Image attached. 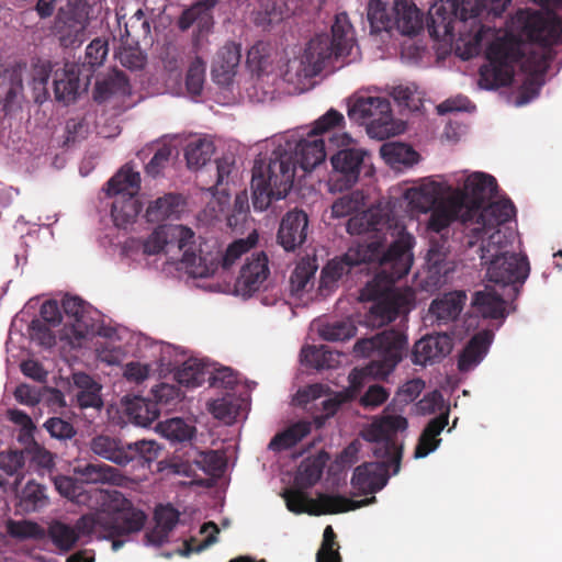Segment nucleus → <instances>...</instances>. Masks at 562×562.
<instances>
[{"label": "nucleus", "mask_w": 562, "mask_h": 562, "mask_svg": "<svg viewBox=\"0 0 562 562\" xmlns=\"http://www.w3.org/2000/svg\"><path fill=\"white\" fill-rule=\"evenodd\" d=\"M449 413H441L439 416L432 418L424 428L423 432L419 436L417 446L414 451V457L416 459L425 458L430 452L435 451L439 443L440 439L438 436L448 425Z\"/></svg>", "instance_id": "obj_36"}, {"label": "nucleus", "mask_w": 562, "mask_h": 562, "mask_svg": "<svg viewBox=\"0 0 562 562\" xmlns=\"http://www.w3.org/2000/svg\"><path fill=\"white\" fill-rule=\"evenodd\" d=\"M367 15L373 32L393 29V19L389 16L385 4L381 0H369Z\"/></svg>", "instance_id": "obj_51"}, {"label": "nucleus", "mask_w": 562, "mask_h": 562, "mask_svg": "<svg viewBox=\"0 0 562 562\" xmlns=\"http://www.w3.org/2000/svg\"><path fill=\"white\" fill-rule=\"evenodd\" d=\"M357 328L350 321L335 322L322 329V336L328 341H344L356 335Z\"/></svg>", "instance_id": "obj_59"}, {"label": "nucleus", "mask_w": 562, "mask_h": 562, "mask_svg": "<svg viewBox=\"0 0 562 562\" xmlns=\"http://www.w3.org/2000/svg\"><path fill=\"white\" fill-rule=\"evenodd\" d=\"M64 313L72 318L71 331L77 340L93 331L92 318L88 316L87 304L78 296L66 295L61 302Z\"/></svg>", "instance_id": "obj_31"}, {"label": "nucleus", "mask_w": 562, "mask_h": 562, "mask_svg": "<svg viewBox=\"0 0 562 562\" xmlns=\"http://www.w3.org/2000/svg\"><path fill=\"white\" fill-rule=\"evenodd\" d=\"M214 154V144L206 138L192 140L187 145L186 159L189 168H199L211 160Z\"/></svg>", "instance_id": "obj_48"}, {"label": "nucleus", "mask_w": 562, "mask_h": 562, "mask_svg": "<svg viewBox=\"0 0 562 562\" xmlns=\"http://www.w3.org/2000/svg\"><path fill=\"white\" fill-rule=\"evenodd\" d=\"M512 0H438L429 11L427 30L437 41L451 42L454 40V23L465 24L471 20L472 41L480 46L484 35L491 32V26L481 23L479 18H501Z\"/></svg>", "instance_id": "obj_4"}, {"label": "nucleus", "mask_w": 562, "mask_h": 562, "mask_svg": "<svg viewBox=\"0 0 562 562\" xmlns=\"http://www.w3.org/2000/svg\"><path fill=\"white\" fill-rule=\"evenodd\" d=\"M46 505L45 488L33 481L27 482L19 496V510L24 513L37 512Z\"/></svg>", "instance_id": "obj_46"}, {"label": "nucleus", "mask_w": 562, "mask_h": 562, "mask_svg": "<svg viewBox=\"0 0 562 562\" xmlns=\"http://www.w3.org/2000/svg\"><path fill=\"white\" fill-rule=\"evenodd\" d=\"M120 36L122 41L132 42V44L147 43L150 40V23L142 9L124 22V32L120 31Z\"/></svg>", "instance_id": "obj_42"}, {"label": "nucleus", "mask_w": 562, "mask_h": 562, "mask_svg": "<svg viewBox=\"0 0 562 562\" xmlns=\"http://www.w3.org/2000/svg\"><path fill=\"white\" fill-rule=\"evenodd\" d=\"M471 306L474 313L483 318L504 319L508 315L506 301L490 286L473 293Z\"/></svg>", "instance_id": "obj_27"}, {"label": "nucleus", "mask_w": 562, "mask_h": 562, "mask_svg": "<svg viewBox=\"0 0 562 562\" xmlns=\"http://www.w3.org/2000/svg\"><path fill=\"white\" fill-rule=\"evenodd\" d=\"M384 283L385 290L373 295L368 285L361 293L363 299L372 300L373 303L364 315V325L371 328H379L396 319L400 314L407 313L413 300L412 293L387 290L393 283Z\"/></svg>", "instance_id": "obj_10"}, {"label": "nucleus", "mask_w": 562, "mask_h": 562, "mask_svg": "<svg viewBox=\"0 0 562 562\" xmlns=\"http://www.w3.org/2000/svg\"><path fill=\"white\" fill-rule=\"evenodd\" d=\"M74 473L78 476L81 484H112L120 486L124 481V475L119 469L105 463L77 465L74 469Z\"/></svg>", "instance_id": "obj_28"}, {"label": "nucleus", "mask_w": 562, "mask_h": 562, "mask_svg": "<svg viewBox=\"0 0 562 562\" xmlns=\"http://www.w3.org/2000/svg\"><path fill=\"white\" fill-rule=\"evenodd\" d=\"M322 474L323 465L319 461L303 462L295 476V482L302 487H311L319 481Z\"/></svg>", "instance_id": "obj_61"}, {"label": "nucleus", "mask_w": 562, "mask_h": 562, "mask_svg": "<svg viewBox=\"0 0 562 562\" xmlns=\"http://www.w3.org/2000/svg\"><path fill=\"white\" fill-rule=\"evenodd\" d=\"M47 533L54 546L65 552L71 550L79 540L77 530L72 526L61 521L52 522Z\"/></svg>", "instance_id": "obj_47"}, {"label": "nucleus", "mask_w": 562, "mask_h": 562, "mask_svg": "<svg viewBox=\"0 0 562 562\" xmlns=\"http://www.w3.org/2000/svg\"><path fill=\"white\" fill-rule=\"evenodd\" d=\"M329 142L336 144L339 148L330 157L333 166L330 189L331 191L342 192L358 182L361 169L364 167L367 151L361 148L349 147L352 139L346 133L330 137Z\"/></svg>", "instance_id": "obj_8"}, {"label": "nucleus", "mask_w": 562, "mask_h": 562, "mask_svg": "<svg viewBox=\"0 0 562 562\" xmlns=\"http://www.w3.org/2000/svg\"><path fill=\"white\" fill-rule=\"evenodd\" d=\"M384 228H391V226L389 224V218L386 215L382 214L380 210L360 212L351 216L346 226V229L350 235H363L368 233L375 234L374 240H381L383 250L386 251L389 247L385 248L384 238L378 236V234ZM371 241H373V239Z\"/></svg>", "instance_id": "obj_25"}, {"label": "nucleus", "mask_w": 562, "mask_h": 562, "mask_svg": "<svg viewBox=\"0 0 562 562\" xmlns=\"http://www.w3.org/2000/svg\"><path fill=\"white\" fill-rule=\"evenodd\" d=\"M395 239L386 251L381 240L359 243L341 256L329 260L322 269L319 290L330 291L339 280L363 263H376V281L395 283L408 274L413 261L415 238L404 226L396 225L391 233Z\"/></svg>", "instance_id": "obj_3"}, {"label": "nucleus", "mask_w": 562, "mask_h": 562, "mask_svg": "<svg viewBox=\"0 0 562 562\" xmlns=\"http://www.w3.org/2000/svg\"><path fill=\"white\" fill-rule=\"evenodd\" d=\"M23 82L21 72L16 69H0V109L9 113L16 98L22 93Z\"/></svg>", "instance_id": "obj_37"}, {"label": "nucleus", "mask_w": 562, "mask_h": 562, "mask_svg": "<svg viewBox=\"0 0 562 562\" xmlns=\"http://www.w3.org/2000/svg\"><path fill=\"white\" fill-rule=\"evenodd\" d=\"M463 198L460 194H450L441 199L430 212L427 228L430 232L440 234L454 221H460L464 226L470 227L471 218L464 213Z\"/></svg>", "instance_id": "obj_19"}, {"label": "nucleus", "mask_w": 562, "mask_h": 562, "mask_svg": "<svg viewBox=\"0 0 562 562\" xmlns=\"http://www.w3.org/2000/svg\"><path fill=\"white\" fill-rule=\"evenodd\" d=\"M530 267L526 256L504 252L495 255L487 267V278L491 282L508 285L522 284L529 276Z\"/></svg>", "instance_id": "obj_15"}, {"label": "nucleus", "mask_w": 562, "mask_h": 562, "mask_svg": "<svg viewBox=\"0 0 562 562\" xmlns=\"http://www.w3.org/2000/svg\"><path fill=\"white\" fill-rule=\"evenodd\" d=\"M258 241V235L256 233L250 234L245 239H237L233 241L224 255L222 256L223 269H229L241 255L248 252Z\"/></svg>", "instance_id": "obj_53"}, {"label": "nucleus", "mask_w": 562, "mask_h": 562, "mask_svg": "<svg viewBox=\"0 0 562 562\" xmlns=\"http://www.w3.org/2000/svg\"><path fill=\"white\" fill-rule=\"evenodd\" d=\"M451 349L452 340L447 334L429 335L415 344L412 360L415 364L426 366L440 361Z\"/></svg>", "instance_id": "obj_23"}, {"label": "nucleus", "mask_w": 562, "mask_h": 562, "mask_svg": "<svg viewBox=\"0 0 562 562\" xmlns=\"http://www.w3.org/2000/svg\"><path fill=\"white\" fill-rule=\"evenodd\" d=\"M348 115L351 120L366 124L371 138L382 140L400 133L393 120L391 103L384 97H355L349 104Z\"/></svg>", "instance_id": "obj_7"}, {"label": "nucleus", "mask_w": 562, "mask_h": 562, "mask_svg": "<svg viewBox=\"0 0 562 562\" xmlns=\"http://www.w3.org/2000/svg\"><path fill=\"white\" fill-rule=\"evenodd\" d=\"M161 432L172 441L183 442L192 439L195 427L181 418H171L161 425Z\"/></svg>", "instance_id": "obj_54"}, {"label": "nucleus", "mask_w": 562, "mask_h": 562, "mask_svg": "<svg viewBox=\"0 0 562 562\" xmlns=\"http://www.w3.org/2000/svg\"><path fill=\"white\" fill-rule=\"evenodd\" d=\"M80 87L79 70L76 65L66 64L55 71L54 93L57 101L69 103L76 100Z\"/></svg>", "instance_id": "obj_34"}, {"label": "nucleus", "mask_w": 562, "mask_h": 562, "mask_svg": "<svg viewBox=\"0 0 562 562\" xmlns=\"http://www.w3.org/2000/svg\"><path fill=\"white\" fill-rule=\"evenodd\" d=\"M146 520L144 510L115 491L111 496L110 510L105 513V520L102 521V529L110 538L130 536L139 532Z\"/></svg>", "instance_id": "obj_11"}, {"label": "nucleus", "mask_w": 562, "mask_h": 562, "mask_svg": "<svg viewBox=\"0 0 562 562\" xmlns=\"http://www.w3.org/2000/svg\"><path fill=\"white\" fill-rule=\"evenodd\" d=\"M336 538L333 527L328 525L324 530L323 541L316 553V562H341Z\"/></svg>", "instance_id": "obj_55"}, {"label": "nucleus", "mask_w": 562, "mask_h": 562, "mask_svg": "<svg viewBox=\"0 0 562 562\" xmlns=\"http://www.w3.org/2000/svg\"><path fill=\"white\" fill-rule=\"evenodd\" d=\"M7 531L12 538L19 540H42L46 536V530L31 520H9Z\"/></svg>", "instance_id": "obj_49"}, {"label": "nucleus", "mask_w": 562, "mask_h": 562, "mask_svg": "<svg viewBox=\"0 0 562 562\" xmlns=\"http://www.w3.org/2000/svg\"><path fill=\"white\" fill-rule=\"evenodd\" d=\"M407 428V419L403 416H387L375 426L370 436L375 441L373 453L376 458L389 459L394 465L393 474L401 469L403 448L396 440V432Z\"/></svg>", "instance_id": "obj_13"}, {"label": "nucleus", "mask_w": 562, "mask_h": 562, "mask_svg": "<svg viewBox=\"0 0 562 562\" xmlns=\"http://www.w3.org/2000/svg\"><path fill=\"white\" fill-rule=\"evenodd\" d=\"M307 229V214L302 210H291L280 222L277 241L285 251H294L305 243Z\"/></svg>", "instance_id": "obj_22"}, {"label": "nucleus", "mask_w": 562, "mask_h": 562, "mask_svg": "<svg viewBox=\"0 0 562 562\" xmlns=\"http://www.w3.org/2000/svg\"><path fill=\"white\" fill-rule=\"evenodd\" d=\"M381 156L392 166H413L418 160V154L411 146L403 143H386L381 147Z\"/></svg>", "instance_id": "obj_44"}, {"label": "nucleus", "mask_w": 562, "mask_h": 562, "mask_svg": "<svg viewBox=\"0 0 562 562\" xmlns=\"http://www.w3.org/2000/svg\"><path fill=\"white\" fill-rule=\"evenodd\" d=\"M126 414L135 424L140 426H149L160 415V408L155 400L134 396L127 400L125 404Z\"/></svg>", "instance_id": "obj_39"}, {"label": "nucleus", "mask_w": 562, "mask_h": 562, "mask_svg": "<svg viewBox=\"0 0 562 562\" xmlns=\"http://www.w3.org/2000/svg\"><path fill=\"white\" fill-rule=\"evenodd\" d=\"M345 55L349 54L338 50V44L329 34H318L308 42L299 61L297 74L302 71L305 78L317 76L329 60Z\"/></svg>", "instance_id": "obj_14"}, {"label": "nucleus", "mask_w": 562, "mask_h": 562, "mask_svg": "<svg viewBox=\"0 0 562 562\" xmlns=\"http://www.w3.org/2000/svg\"><path fill=\"white\" fill-rule=\"evenodd\" d=\"M131 93L128 78L123 71L114 70L104 79L97 81L93 89L94 101L102 103L114 97H125Z\"/></svg>", "instance_id": "obj_35"}, {"label": "nucleus", "mask_w": 562, "mask_h": 562, "mask_svg": "<svg viewBox=\"0 0 562 562\" xmlns=\"http://www.w3.org/2000/svg\"><path fill=\"white\" fill-rule=\"evenodd\" d=\"M52 69L49 65H36L32 74V87L34 91L35 102L42 103L48 97L47 83L50 77Z\"/></svg>", "instance_id": "obj_58"}, {"label": "nucleus", "mask_w": 562, "mask_h": 562, "mask_svg": "<svg viewBox=\"0 0 562 562\" xmlns=\"http://www.w3.org/2000/svg\"><path fill=\"white\" fill-rule=\"evenodd\" d=\"M352 26L349 22L347 13H338L331 25V35H329L337 44L338 50L350 53L352 47Z\"/></svg>", "instance_id": "obj_50"}, {"label": "nucleus", "mask_w": 562, "mask_h": 562, "mask_svg": "<svg viewBox=\"0 0 562 562\" xmlns=\"http://www.w3.org/2000/svg\"><path fill=\"white\" fill-rule=\"evenodd\" d=\"M344 115L335 109L328 110L314 123L306 138L297 142L294 154L278 147L269 161L256 159L252 168L251 191L255 210L265 211L272 200L284 199L292 189L295 167L311 171L326 158L325 140L322 135L344 123Z\"/></svg>", "instance_id": "obj_2"}, {"label": "nucleus", "mask_w": 562, "mask_h": 562, "mask_svg": "<svg viewBox=\"0 0 562 562\" xmlns=\"http://www.w3.org/2000/svg\"><path fill=\"white\" fill-rule=\"evenodd\" d=\"M127 441L122 440L120 437L110 435H97L90 440V450L117 465L124 467L128 464L126 454Z\"/></svg>", "instance_id": "obj_30"}, {"label": "nucleus", "mask_w": 562, "mask_h": 562, "mask_svg": "<svg viewBox=\"0 0 562 562\" xmlns=\"http://www.w3.org/2000/svg\"><path fill=\"white\" fill-rule=\"evenodd\" d=\"M516 215V207L509 199H501L481 206L475 215H471V233L475 237L487 234L495 227L509 222Z\"/></svg>", "instance_id": "obj_18"}, {"label": "nucleus", "mask_w": 562, "mask_h": 562, "mask_svg": "<svg viewBox=\"0 0 562 562\" xmlns=\"http://www.w3.org/2000/svg\"><path fill=\"white\" fill-rule=\"evenodd\" d=\"M467 295L463 291H452L431 302L429 312L439 323L447 324L460 315Z\"/></svg>", "instance_id": "obj_33"}, {"label": "nucleus", "mask_w": 562, "mask_h": 562, "mask_svg": "<svg viewBox=\"0 0 562 562\" xmlns=\"http://www.w3.org/2000/svg\"><path fill=\"white\" fill-rule=\"evenodd\" d=\"M26 454L31 464L41 472L50 471L55 465L53 453L36 442L26 449Z\"/></svg>", "instance_id": "obj_62"}, {"label": "nucleus", "mask_w": 562, "mask_h": 562, "mask_svg": "<svg viewBox=\"0 0 562 562\" xmlns=\"http://www.w3.org/2000/svg\"><path fill=\"white\" fill-rule=\"evenodd\" d=\"M363 205V193L353 191L337 199L331 205V213L334 217H345L358 212Z\"/></svg>", "instance_id": "obj_52"}, {"label": "nucleus", "mask_w": 562, "mask_h": 562, "mask_svg": "<svg viewBox=\"0 0 562 562\" xmlns=\"http://www.w3.org/2000/svg\"><path fill=\"white\" fill-rule=\"evenodd\" d=\"M283 497L290 512L295 514L307 513L314 516L356 510L376 501L375 496L353 501L342 495L328 494H321L318 499L315 501L300 490H289L283 494Z\"/></svg>", "instance_id": "obj_9"}, {"label": "nucleus", "mask_w": 562, "mask_h": 562, "mask_svg": "<svg viewBox=\"0 0 562 562\" xmlns=\"http://www.w3.org/2000/svg\"><path fill=\"white\" fill-rule=\"evenodd\" d=\"M404 196L413 209L424 213L445 199L441 184L430 180H424L418 186L408 188Z\"/></svg>", "instance_id": "obj_32"}, {"label": "nucleus", "mask_w": 562, "mask_h": 562, "mask_svg": "<svg viewBox=\"0 0 562 562\" xmlns=\"http://www.w3.org/2000/svg\"><path fill=\"white\" fill-rule=\"evenodd\" d=\"M108 52V42L100 37L94 38L86 48L83 66L89 65L91 68L101 66Z\"/></svg>", "instance_id": "obj_64"}, {"label": "nucleus", "mask_w": 562, "mask_h": 562, "mask_svg": "<svg viewBox=\"0 0 562 562\" xmlns=\"http://www.w3.org/2000/svg\"><path fill=\"white\" fill-rule=\"evenodd\" d=\"M184 205V200L180 194L167 193L150 203L146 210L148 222H161L169 217L178 216Z\"/></svg>", "instance_id": "obj_38"}, {"label": "nucleus", "mask_w": 562, "mask_h": 562, "mask_svg": "<svg viewBox=\"0 0 562 562\" xmlns=\"http://www.w3.org/2000/svg\"><path fill=\"white\" fill-rule=\"evenodd\" d=\"M240 57V45L228 42L222 46L217 50L212 64L211 75L214 82L223 87L228 86L236 75Z\"/></svg>", "instance_id": "obj_24"}, {"label": "nucleus", "mask_w": 562, "mask_h": 562, "mask_svg": "<svg viewBox=\"0 0 562 562\" xmlns=\"http://www.w3.org/2000/svg\"><path fill=\"white\" fill-rule=\"evenodd\" d=\"M315 271L305 265H299L290 277V291L294 295H300L307 290L308 284L314 277Z\"/></svg>", "instance_id": "obj_63"}, {"label": "nucleus", "mask_w": 562, "mask_h": 562, "mask_svg": "<svg viewBox=\"0 0 562 562\" xmlns=\"http://www.w3.org/2000/svg\"><path fill=\"white\" fill-rule=\"evenodd\" d=\"M301 355L305 364L311 368L324 369L331 367L333 352L325 350L324 347L307 346L302 349Z\"/></svg>", "instance_id": "obj_60"}, {"label": "nucleus", "mask_w": 562, "mask_h": 562, "mask_svg": "<svg viewBox=\"0 0 562 562\" xmlns=\"http://www.w3.org/2000/svg\"><path fill=\"white\" fill-rule=\"evenodd\" d=\"M194 233L182 225H162L157 227L143 243V251L146 255H157L165 248L176 246L183 251L181 261L187 266H194L201 259L193 249Z\"/></svg>", "instance_id": "obj_12"}, {"label": "nucleus", "mask_w": 562, "mask_h": 562, "mask_svg": "<svg viewBox=\"0 0 562 562\" xmlns=\"http://www.w3.org/2000/svg\"><path fill=\"white\" fill-rule=\"evenodd\" d=\"M408 348L407 336L396 329H385L372 337L359 339L353 347L357 356L370 358L368 374L387 376L402 361Z\"/></svg>", "instance_id": "obj_5"}, {"label": "nucleus", "mask_w": 562, "mask_h": 562, "mask_svg": "<svg viewBox=\"0 0 562 562\" xmlns=\"http://www.w3.org/2000/svg\"><path fill=\"white\" fill-rule=\"evenodd\" d=\"M493 333L488 329L475 334L461 351L458 359V369L467 372L475 368L485 357L493 340Z\"/></svg>", "instance_id": "obj_29"}, {"label": "nucleus", "mask_w": 562, "mask_h": 562, "mask_svg": "<svg viewBox=\"0 0 562 562\" xmlns=\"http://www.w3.org/2000/svg\"><path fill=\"white\" fill-rule=\"evenodd\" d=\"M138 45L122 41V47L117 53L122 66L131 70L142 69L145 66L146 56L140 52Z\"/></svg>", "instance_id": "obj_56"}, {"label": "nucleus", "mask_w": 562, "mask_h": 562, "mask_svg": "<svg viewBox=\"0 0 562 562\" xmlns=\"http://www.w3.org/2000/svg\"><path fill=\"white\" fill-rule=\"evenodd\" d=\"M217 0H203L183 11L179 19V27L182 31L196 24L200 30H209L212 25V9Z\"/></svg>", "instance_id": "obj_40"}, {"label": "nucleus", "mask_w": 562, "mask_h": 562, "mask_svg": "<svg viewBox=\"0 0 562 562\" xmlns=\"http://www.w3.org/2000/svg\"><path fill=\"white\" fill-rule=\"evenodd\" d=\"M269 276L268 256L265 251L254 252L240 268L234 286L235 293L243 297H250L265 288Z\"/></svg>", "instance_id": "obj_16"}, {"label": "nucleus", "mask_w": 562, "mask_h": 562, "mask_svg": "<svg viewBox=\"0 0 562 562\" xmlns=\"http://www.w3.org/2000/svg\"><path fill=\"white\" fill-rule=\"evenodd\" d=\"M312 429V423L308 420H299L281 432H278L269 442V449L273 451H283L294 447Z\"/></svg>", "instance_id": "obj_41"}, {"label": "nucleus", "mask_w": 562, "mask_h": 562, "mask_svg": "<svg viewBox=\"0 0 562 562\" xmlns=\"http://www.w3.org/2000/svg\"><path fill=\"white\" fill-rule=\"evenodd\" d=\"M126 454L128 459V463L133 461H137L140 464H150L153 461L157 460L161 448L154 440H138L135 442L126 443Z\"/></svg>", "instance_id": "obj_45"}, {"label": "nucleus", "mask_w": 562, "mask_h": 562, "mask_svg": "<svg viewBox=\"0 0 562 562\" xmlns=\"http://www.w3.org/2000/svg\"><path fill=\"white\" fill-rule=\"evenodd\" d=\"M205 81V63L201 57H195L188 69L186 77L187 90L192 95H200Z\"/></svg>", "instance_id": "obj_57"}, {"label": "nucleus", "mask_w": 562, "mask_h": 562, "mask_svg": "<svg viewBox=\"0 0 562 562\" xmlns=\"http://www.w3.org/2000/svg\"><path fill=\"white\" fill-rule=\"evenodd\" d=\"M88 24L87 12L83 7H69L61 10L57 20V35L65 48L80 46L86 40Z\"/></svg>", "instance_id": "obj_20"}, {"label": "nucleus", "mask_w": 562, "mask_h": 562, "mask_svg": "<svg viewBox=\"0 0 562 562\" xmlns=\"http://www.w3.org/2000/svg\"><path fill=\"white\" fill-rule=\"evenodd\" d=\"M516 32L495 37L487 46V63L480 68L479 83L484 89L507 87L513 82L515 68L529 77L521 86L522 102L538 95L549 67L547 48L562 43V16L554 12L541 13L529 9L518 10L512 20Z\"/></svg>", "instance_id": "obj_1"}, {"label": "nucleus", "mask_w": 562, "mask_h": 562, "mask_svg": "<svg viewBox=\"0 0 562 562\" xmlns=\"http://www.w3.org/2000/svg\"><path fill=\"white\" fill-rule=\"evenodd\" d=\"M106 193L114 198L111 215L114 224L126 228L133 224L142 211L137 199L140 190V175L130 165H124L106 183Z\"/></svg>", "instance_id": "obj_6"}, {"label": "nucleus", "mask_w": 562, "mask_h": 562, "mask_svg": "<svg viewBox=\"0 0 562 562\" xmlns=\"http://www.w3.org/2000/svg\"><path fill=\"white\" fill-rule=\"evenodd\" d=\"M497 188L496 179L493 176L474 172L465 179L463 189L457 190L452 194L462 195L464 213L471 217L484 205L485 200L496 194Z\"/></svg>", "instance_id": "obj_17"}, {"label": "nucleus", "mask_w": 562, "mask_h": 562, "mask_svg": "<svg viewBox=\"0 0 562 562\" xmlns=\"http://www.w3.org/2000/svg\"><path fill=\"white\" fill-rule=\"evenodd\" d=\"M393 13V29L402 35L415 36L424 29V15L413 2L396 0Z\"/></svg>", "instance_id": "obj_26"}, {"label": "nucleus", "mask_w": 562, "mask_h": 562, "mask_svg": "<svg viewBox=\"0 0 562 562\" xmlns=\"http://www.w3.org/2000/svg\"><path fill=\"white\" fill-rule=\"evenodd\" d=\"M205 366L195 358L186 360L175 372V379L187 387L200 386L205 381Z\"/></svg>", "instance_id": "obj_43"}, {"label": "nucleus", "mask_w": 562, "mask_h": 562, "mask_svg": "<svg viewBox=\"0 0 562 562\" xmlns=\"http://www.w3.org/2000/svg\"><path fill=\"white\" fill-rule=\"evenodd\" d=\"M394 465L389 459L376 462H364L352 473L351 485L360 494H374L381 491L389 481V468Z\"/></svg>", "instance_id": "obj_21"}]
</instances>
